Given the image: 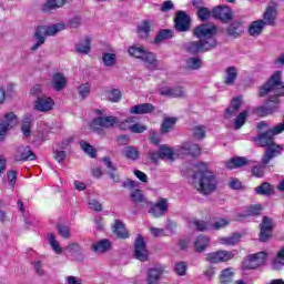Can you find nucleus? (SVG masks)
Here are the masks:
<instances>
[{"label":"nucleus","instance_id":"1","mask_svg":"<svg viewBox=\"0 0 284 284\" xmlns=\"http://www.w3.org/2000/svg\"><path fill=\"white\" fill-rule=\"evenodd\" d=\"M258 97H268L265 105L255 106L253 114L261 119L274 114L278 105H281V97H284L283 71H275L268 80L258 89Z\"/></svg>","mask_w":284,"mask_h":284},{"label":"nucleus","instance_id":"2","mask_svg":"<svg viewBox=\"0 0 284 284\" xmlns=\"http://www.w3.org/2000/svg\"><path fill=\"white\" fill-rule=\"evenodd\" d=\"M202 168L206 169L207 164L201 163ZM193 179H199L197 192L200 194L209 195L216 190V175L210 170L196 171L193 174Z\"/></svg>","mask_w":284,"mask_h":284},{"label":"nucleus","instance_id":"3","mask_svg":"<svg viewBox=\"0 0 284 284\" xmlns=\"http://www.w3.org/2000/svg\"><path fill=\"white\" fill-rule=\"evenodd\" d=\"M65 30V24L63 22H59L55 24H51L48 27H39L36 31V43L31 47V50L34 52V50H39L43 43H45V37H54L55 34H59V32H63Z\"/></svg>","mask_w":284,"mask_h":284},{"label":"nucleus","instance_id":"4","mask_svg":"<svg viewBox=\"0 0 284 284\" xmlns=\"http://www.w3.org/2000/svg\"><path fill=\"white\" fill-rule=\"evenodd\" d=\"M128 52L131 57H133V59H140V61L148 63L151 70H156L158 68L156 54L145 50V47L139 45V44H132L128 48Z\"/></svg>","mask_w":284,"mask_h":284},{"label":"nucleus","instance_id":"5","mask_svg":"<svg viewBox=\"0 0 284 284\" xmlns=\"http://www.w3.org/2000/svg\"><path fill=\"white\" fill-rule=\"evenodd\" d=\"M217 42L215 39L207 41V40H197V41H190L184 44V49L189 54H201L203 52H210V50H214L216 48Z\"/></svg>","mask_w":284,"mask_h":284},{"label":"nucleus","instance_id":"6","mask_svg":"<svg viewBox=\"0 0 284 284\" xmlns=\"http://www.w3.org/2000/svg\"><path fill=\"white\" fill-rule=\"evenodd\" d=\"M19 124V118L14 112H8L2 115L0 119V141H4L6 136H8V132L17 128Z\"/></svg>","mask_w":284,"mask_h":284},{"label":"nucleus","instance_id":"7","mask_svg":"<svg viewBox=\"0 0 284 284\" xmlns=\"http://www.w3.org/2000/svg\"><path fill=\"white\" fill-rule=\"evenodd\" d=\"M267 261V253L265 251L250 254L242 262V270H258L261 265H265Z\"/></svg>","mask_w":284,"mask_h":284},{"label":"nucleus","instance_id":"8","mask_svg":"<svg viewBox=\"0 0 284 284\" xmlns=\"http://www.w3.org/2000/svg\"><path fill=\"white\" fill-rule=\"evenodd\" d=\"M118 123L119 118L114 115L99 116L92 120L91 128L94 132H99L100 130H110V128H114Z\"/></svg>","mask_w":284,"mask_h":284},{"label":"nucleus","instance_id":"9","mask_svg":"<svg viewBox=\"0 0 284 284\" xmlns=\"http://www.w3.org/2000/svg\"><path fill=\"white\" fill-rule=\"evenodd\" d=\"M134 257L141 263H145L150 258V253L148 252V244H145V239L139 234L134 243Z\"/></svg>","mask_w":284,"mask_h":284},{"label":"nucleus","instance_id":"10","mask_svg":"<svg viewBox=\"0 0 284 284\" xmlns=\"http://www.w3.org/2000/svg\"><path fill=\"white\" fill-rule=\"evenodd\" d=\"M174 28L176 32H190L192 28V19L185 11H178L174 18Z\"/></svg>","mask_w":284,"mask_h":284},{"label":"nucleus","instance_id":"11","mask_svg":"<svg viewBox=\"0 0 284 284\" xmlns=\"http://www.w3.org/2000/svg\"><path fill=\"white\" fill-rule=\"evenodd\" d=\"M213 19L221 21L222 23H229L234 19V12L227 6H219L211 11Z\"/></svg>","mask_w":284,"mask_h":284},{"label":"nucleus","instance_id":"12","mask_svg":"<svg viewBox=\"0 0 284 284\" xmlns=\"http://www.w3.org/2000/svg\"><path fill=\"white\" fill-rule=\"evenodd\" d=\"M283 154V145L271 144L270 146H266L264 154L262 156V165H270V161L276 159L277 156H281Z\"/></svg>","mask_w":284,"mask_h":284},{"label":"nucleus","instance_id":"13","mask_svg":"<svg viewBox=\"0 0 284 284\" xmlns=\"http://www.w3.org/2000/svg\"><path fill=\"white\" fill-rule=\"evenodd\" d=\"M274 226L272 225V220L268 216H264L262 223L260 224V241L261 243H267L272 236H274Z\"/></svg>","mask_w":284,"mask_h":284},{"label":"nucleus","instance_id":"14","mask_svg":"<svg viewBox=\"0 0 284 284\" xmlns=\"http://www.w3.org/2000/svg\"><path fill=\"white\" fill-rule=\"evenodd\" d=\"M168 210H170L168 199L160 197L155 204L151 205L149 214H151L153 219H161V216H165V214H168Z\"/></svg>","mask_w":284,"mask_h":284},{"label":"nucleus","instance_id":"15","mask_svg":"<svg viewBox=\"0 0 284 284\" xmlns=\"http://www.w3.org/2000/svg\"><path fill=\"white\" fill-rule=\"evenodd\" d=\"M216 34V26L203 23L194 28L193 36L196 39H212Z\"/></svg>","mask_w":284,"mask_h":284},{"label":"nucleus","instance_id":"16","mask_svg":"<svg viewBox=\"0 0 284 284\" xmlns=\"http://www.w3.org/2000/svg\"><path fill=\"white\" fill-rule=\"evenodd\" d=\"M234 258V253L230 251H216L206 254V261L209 263H226V261H232Z\"/></svg>","mask_w":284,"mask_h":284},{"label":"nucleus","instance_id":"17","mask_svg":"<svg viewBox=\"0 0 284 284\" xmlns=\"http://www.w3.org/2000/svg\"><path fill=\"white\" fill-rule=\"evenodd\" d=\"M54 108V100L50 97L42 95L38 97L33 102V109L38 112H50Z\"/></svg>","mask_w":284,"mask_h":284},{"label":"nucleus","instance_id":"18","mask_svg":"<svg viewBox=\"0 0 284 284\" xmlns=\"http://www.w3.org/2000/svg\"><path fill=\"white\" fill-rule=\"evenodd\" d=\"M71 143H72V140L69 139L61 142V144L54 149L53 159L58 163H62V161H65V156H68V152H70Z\"/></svg>","mask_w":284,"mask_h":284},{"label":"nucleus","instance_id":"19","mask_svg":"<svg viewBox=\"0 0 284 284\" xmlns=\"http://www.w3.org/2000/svg\"><path fill=\"white\" fill-rule=\"evenodd\" d=\"M130 123H134V118H129L120 123V130H130L133 134H143L148 126L141 123H134L130 125Z\"/></svg>","mask_w":284,"mask_h":284},{"label":"nucleus","instance_id":"20","mask_svg":"<svg viewBox=\"0 0 284 284\" xmlns=\"http://www.w3.org/2000/svg\"><path fill=\"white\" fill-rule=\"evenodd\" d=\"M160 94L170 99H185V89L183 87H166L160 89Z\"/></svg>","mask_w":284,"mask_h":284},{"label":"nucleus","instance_id":"21","mask_svg":"<svg viewBox=\"0 0 284 284\" xmlns=\"http://www.w3.org/2000/svg\"><path fill=\"white\" fill-rule=\"evenodd\" d=\"M163 274H165V266H155L149 268L146 275V284H159Z\"/></svg>","mask_w":284,"mask_h":284},{"label":"nucleus","instance_id":"22","mask_svg":"<svg viewBox=\"0 0 284 284\" xmlns=\"http://www.w3.org/2000/svg\"><path fill=\"white\" fill-rule=\"evenodd\" d=\"M180 154H186L193 159H199V156H201V146L194 142H185L180 148Z\"/></svg>","mask_w":284,"mask_h":284},{"label":"nucleus","instance_id":"23","mask_svg":"<svg viewBox=\"0 0 284 284\" xmlns=\"http://www.w3.org/2000/svg\"><path fill=\"white\" fill-rule=\"evenodd\" d=\"M241 105H243V99L241 97L233 98L224 112V118L232 119V116H236L241 110Z\"/></svg>","mask_w":284,"mask_h":284},{"label":"nucleus","instance_id":"24","mask_svg":"<svg viewBox=\"0 0 284 284\" xmlns=\"http://www.w3.org/2000/svg\"><path fill=\"white\" fill-rule=\"evenodd\" d=\"M277 14H278V9L276 4L268 6L263 16L265 26H276Z\"/></svg>","mask_w":284,"mask_h":284},{"label":"nucleus","instance_id":"25","mask_svg":"<svg viewBox=\"0 0 284 284\" xmlns=\"http://www.w3.org/2000/svg\"><path fill=\"white\" fill-rule=\"evenodd\" d=\"M112 232L116 239H121L122 241H125V239H130V233L128 232V229H125V224L121 222V220H115Z\"/></svg>","mask_w":284,"mask_h":284},{"label":"nucleus","instance_id":"26","mask_svg":"<svg viewBox=\"0 0 284 284\" xmlns=\"http://www.w3.org/2000/svg\"><path fill=\"white\" fill-rule=\"evenodd\" d=\"M91 250L95 254H105V252H110V250H112V242L108 239L100 240L91 245Z\"/></svg>","mask_w":284,"mask_h":284},{"label":"nucleus","instance_id":"27","mask_svg":"<svg viewBox=\"0 0 284 284\" xmlns=\"http://www.w3.org/2000/svg\"><path fill=\"white\" fill-rule=\"evenodd\" d=\"M155 108L152 103L135 104L130 108L129 114H152Z\"/></svg>","mask_w":284,"mask_h":284},{"label":"nucleus","instance_id":"28","mask_svg":"<svg viewBox=\"0 0 284 284\" xmlns=\"http://www.w3.org/2000/svg\"><path fill=\"white\" fill-rule=\"evenodd\" d=\"M37 156L30 146H20L16 153V161H34Z\"/></svg>","mask_w":284,"mask_h":284},{"label":"nucleus","instance_id":"29","mask_svg":"<svg viewBox=\"0 0 284 284\" xmlns=\"http://www.w3.org/2000/svg\"><path fill=\"white\" fill-rule=\"evenodd\" d=\"M75 52L82 55L90 54V52H92V39H90V37H85L83 40L78 42L75 44Z\"/></svg>","mask_w":284,"mask_h":284},{"label":"nucleus","instance_id":"30","mask_svg":"<svg viewBox=\"0 0 284 284\" xmlns=\"http://www.w3.org/2000/svg\"><path fill=\"white\" fill-rule=\"evenodd\" d=\"M105 168H108V174L110 179L113 181V183H120L121 182V176L119 175V172L116 171V166L112 164V160L110 158H103L102 159Z\"/></svg>","mask_w":284,"mask_h":284},{"label":"nucleus","instance_id":"31","mask_svg":"<svg viewBox=\"0 0 284 284\" xmlns=\"http://www.w3.org/2000/svg\"><path fill=\"white\" fill-rule=\"evenodd\" d=\"M226 32L229 37H232L233 39H239V37H241V34H243L244 32L243 22L234 21L229 26V28L226 29Z\"/></svg>","mask_w":284,"mask_h":284},{"label":"nucleus","instance_id":"32","mask_svg":"<svg viewBox=\"0 0 284 284\" xmlns=\"http://www.w3.org/2000/svg\"><path fill=\"white\" fill-rule=\"evenodd\" d=\"M234 276H236V272L234 271L233 267L222 270L221 275L219 277L220 284L234 283Z\"/></svg>","mask_w":284,"mask_h":284},{"label":"nucleus","instance_id":"33","mask_svg":"<svg viewBox=\"0 0 284 284\" xmlns=\"http://www.w3.org/2000/svg\"><path fill=\"white\" fill-rule=\"evenodd\" d=\"M140 154L139 148L134 145H128L122 150V156L128 161H138Z\"/></svg>","mask_w":284,"mask_h":284},{"label":"nucleus","instance_id":"34","mask_svg":"<svg viewBox=\"0 0 284 284\" xmlns=\"http://www.w3.org/2000/svg\"><path fill=\"white\" fill-rule=\"evenodd\" d=\"M173 37L174 31H172V29H162L156 33L153 43H155V45H159L160 43H163V41H168Z\"/></svg>","mask_w":284,"mask_h":284},{"label":"nucleus","instance_id":"35","mask_svg":"<svg viewBox=\"0 0 284 284\" xmlns=\"http://www.w3.org/2000/svg\"><path fill=\"white\" fill-rule=\"evenodd\" d=\"M265 26H266L265 20H255V21L251 22V24L248 27V34L251 37H258V34H261V32H263Z\"/></svg>","mask_w":284,"mask_h":284},{"label":"nucleus","instance_id":"36","mask_svg":"<svg viewBox=\"0 0 284 284\" xmlns=\"http://www.w3.org/2000/svg\"><path fill=\"white\" fill-rule=\"evenodd\" d=\"M151 32H152V23H150V21L148 20L142 21V24L138 27L139 39H150Z\"/></svg>","mask_w":284,"mask_h":284},{"label":"nucleus","instance_id":"37","mask_svg":"<svg viewBox=\"0 0 284 284\" xmlns=\"http://www.w3.org/2000/svg\"><path fill=\"white\" fill-rule=\"evenodd\" d=\"M250 161L245 156H236L226 162L227 170H236V168H244Z\"/></svg>","mask_w":284,"mask_h":284},{"label":"nucleus","instance_id":"38","mask_svg":"<svg viewBox=\"0 0 284 284\" xmlns=\"http://www.w3.org/2000/svg\"><path fill=\"white\" fill-rule=\"evenodd\" d=\"M226 77L224 78L225 85H234L236 83V79H239V71H236V67H229L225 70Z\"/></svg>","mask_w":284,"mask_h":284},{"label":"nucleus","instance_id":"39","mask_svg":"<svg viewBox=\"0 0 284 284\" xmlns=\"http://www.w3.org/2000/svg\"><path fill=\"white\" fill-rule=\"evenodd\" d=\"M68 0H47L42 6L43 12H52V10H57L59 8H63Z\"/></svg>","mask_w":284,"mask_h":284},{"label":"nucleus","instance_id":"40","mask_svg":"<svg viewBox=\"0 0 284 284\" xmlns=\"http://www.w3.org/2000/svg\"><path fill=\"white\" fill-rule=\"evenodd\" d=\"M211 240L209 236L205 235H199L194 243L195 252H205L207 248V245H210Z\"/></svg>","mask_w":284,"mask_h":284},{"label":"nucleus","instance_id":"41","mask_svg":"<svg viewBox=\"0 0 284 284\" xmlns=\"http://www.w3.org/2000/svg\"><path fill=\"white\" fill-rule=\"evenodd\" d=\"M130 197L135 205H139V203H145V205H152V202H148V200L145 199V195L143 194V191L140 189H135L133 192H131Z\"/></svg>","mask_w":284,"mask_h":284},{"label":"nucleus","instance_id":"42","mask_svg":"<svg viewBox=\"0 0 284 284\" xmlns=\"http://www.w3.org/2000/svg\"><path fill=\"white\" fill-rule=\"evenodd\" d=\"M255 194L258 196H271V194H274V187L268 182H264L255 187Z\"/></svg>","mask_w":284,"mask_h":284},{"label":"nucleus","instance_id":"43","mask_svg":"<svg viewBox=\"0 0 284 284\" xmlns=\"http://www.w3.org/2000/svg\"><path fill=\"white\" fill-rule=\"evenodd\" d=\"M47 240H48L50 247H52V250L55 254H61V252H63V248L61 247V244L57 240V235H54V233H48Z\"/></svg>","mask_w":284,"mask_h":284},{"label":"nucleus","instance_id":"44","mask_svg":"<svg viewBox=\"0 0 284 284\" xmlns=\"http://www.w3.org/2000/svg\"><path fill=\"white\" fill-rule=\"evenodd\" d=\"M176 118H164L161 124L162 134H168V132H172L174 130V125H176Z\"/></svg>","mask_w":284,"mask_h":284},{"label":"nucleus","instance_id":"45","mask_svg":"<svg viewBox=\"0 0 284 284\" xmlns=\"http://www.w3.org/2000/svg\"><path fill=\"white\" fill-rule=\"evenodd\" d=\"M80 148L82 151H84V154H87V156H89L90 159H97V149H94V146H92L85 140L80 141Z\"/></svg>","mask_w":284,"mask_h":284},{"label":"nucleus","instance_id":"46","mask_svg":"<svg viewBox=\"0 0 284 284\" xmlns=\"http://www.w3.org/2000/svg\"><path fill=\"white\" fill-rule=\"evenodd\" d=\"M51 85L54 90H63L65 88V78L61 73L53 74Z\"/></svg>","mask_w":284,"mask_h":284},{"label":"nucleus","instance_id":"47","mask_svg":"<svg viewBox=\"0 0 284 284\" xmlns=\"http://www.w3.org/2000/svg\"><path fill=\"white\" fill-rule=\"evenodd\" d=\"M161 160L169 159V161H174V150L168 146L166 144H162L159 148Z\"/></svg>","mask_w":284,"mask_h":284},{"label":"nucleus","instance_id":"48","mask_svg":"<svg viewBox=\"0 0 284 284\" xmlns=\"http://www.w3.org/2000/svg\"><path fill=\"white\" fill-rule=\"evenodd\" d=\"M102 63L104 64L105 68H112L116 65V54L104 52L102 54Z\"/></svg>","mask_w":284,"mask_h":284},{"label":"nucleus","instance_id":"49","mask_svg":"<svg viewBox=\"0 0 284 284\" xmlns=\"http://www.w3.org/2000/svg\"><path fill=\"white\" fill-rule=\"evenodd\" d=\"M261 212H263V205L261 204H253L247 207L245 215H240L242 219L247 216H261Z\"/></svg>","mask_w":284,"mask_h":284},{"label":"nucleus","instance_id":"50","mask_svg":"<svg viewBox=\"0 0 284 284\" xmlns=\"http://www.w3.org/2000/svg\"><path fill=\"white\" fill-rule=\"evenodd\" d=\"M241 241V235L237 233H233L231 236L227 237H220V243L222 245H227V246H234Z\"/></svg>","mask_w":284,"mask_h":284},{"label":"nucleus","instance_id":"51","mask_svg":"<svg viewBox=\"0 0 284 284\" xmlns=\"http://www.w3.org/2000/svg\"><path fill=\"white\" fill-rule=\"evenodd\" d=\"M248 114H250V112L247 110H244L240 114H237V116L234 121L235 130H241L245 125V121H247Z\"/></svg>","mask_w":284,"mask_h":284},{"label":"nucleus","instance_id":"52","mask_svg":"<svg viewBox=\"0 0 284 284\" xmlns=\"http://www.w3.org/2000/svg\"><path fill=\"white\" fill-rule=\"evenodd\" d=\"M207 134V128L205 125H196L193 128V136L194 139H197V141H203Z\"/></svg>","mask_w":284,"mask_h":284},{"label":"nucleus","instance_id":"53","mask_svg":"<svg viewBox=\"0 0 284 284\" xmlns=\"http://www.w3.org/2000/svg\"><path fill=\"white\" fill-rule=\"evenodd\" d=\"M202 65L203 61L200 58L192 57L186 60V68L189 70H199Z\"/></svg>","mask_w":284,"mask_h":284},{"label":"nucleus","instance_id":"54","mask_svg":"<svg viewBox=\"0 0 284 284\" xmlns=\"http://www.w3.org/2000/svg\"><path fill=\"white\" fill-rule=\"evenodd\" d=\"M91 90H92V88L88 83L81 84L80 87H78V97H79V99L81 101H84V99H88V97H90V91Z\"/></svg>","mask_w":284,"mask_h":284},{"label":"nucleus","instance_id":"55","mask_svg":"<svg viewBox=\"0 0 284 284\" xmlns=\"http://www.w3.org/2000/svg\"><path fill=\"white\" fill-rule=\"evenodd\" d=\"M17 176H19V172L14 170H10L7 172V183L11 187V190H14V185H17Z\"/></svg>","mask_w":284,"mask_h":284},{"label":"nucleus","instance_id":"56","mask_svg":"<svg viewBox=\"0 0 284 284\" xmlns=\"http://www.w3.org/2000/svg\"><path fill=\"white\" fill-rule=\"evenodd\" d=\"M108 97H109V101H111V103H119L121 101V90L119 89H112L108 92Z\"/></svg>","mask_w":284,"mask_h":284},{"label":"nucleus","instance_id":"57","mask_svg":"<svg viewBox=\"0 0 284 284\" xmlns=\"http://www.w3.org/2000/svg\"><path fill=\"white\" fill-rule=\"evenodd\" d=\"M73 261H83V248L81 245L73 243L72 244Z\"/></svg>","mask_w":284,"mask_h":284},{"label":"nucleus","instance_id":"58","mask_svg":"<svg viewBox=\"0 0 284 284\" xmlns=\"http://www.w3.org/2000/svg\"><path fill=\"white\" fill-rule=\"evenodd\" d=\"M197 17L201 21H207L212 17V11L207 7L197 9Z\"/></svg>","mask_w":284,"mask_h":284},{"label":"nucleus","instance_id":"59","mask_svg":"<svg viewBox=\"0 0 284 284\" xmlns=\"http://www.w3.org/2000/svg\"><path fill=\"white\" fill-rule=\"evenodd\" d=\"M174 272L175 274H178V276H185V274H187V263L186 262L176 263Z\"/></svg>","mask_w":284,"mask_h":284},{"label":"nucleus","instance_id":"60","mask_svg":"<svg viewBox=\"0 0 284 284\" xmlns=\"http://www.w3.org/2000/svg\"><path fill=\"white\" fill-rule=\"evenodd\" d=\"M251 173L256 179H263L265 176V168L263 165H255L252 168Z\"/></svg>","mask_w":284,"mask_h":284},{"label":"nucleus","instance_id":"61","mask_svg":"<svg viewBox=\"0 0 284 284\" xmlns=\"http://www.w3.org/2000/svg\"><path fill=\"white\" fill-rule=\"evenodd\" d=\"M227 225H230V220L225 217H220L213 223L212 227L213 230H223V227H227Z\"/></svg>","mask_w":284,"mask_h":284},{"label":"nucleus","instance_id":"62","mask_svg":"<svg viewBox=\"0 0 284 284\" xmlns=\"http://www.w3.org/2000/svg\"><path fill=\"white\" fill-rule=\"evenodd\" d=\"M148 159H150L151 163L159 165V160L161 159L160 151H151L146 154Z\"/></svg>","mask_w":284,"mask_h":284},{"label":"nucleus","instance_id":"63","mask_svg":"<svg viewBox=\"0 0 284 284\" xmlns=\"http://www.w3.org/2000/svg\"><path fill=\"white\" fill-rule=\"evenodd\" d=\"M229 187H231V190H243V183L241 180L234 178L230 181Z\"/></svg>","mask_w":284,"mask_h":284},{"label":"nucleus","instance_id":"64","mask_svg":"<svg viewBox=\"0 0 284 284\" xmlns=\"http://www.w3.org/2000/svg\"><path fill=\"white\" fill-rule=\"evenodd\" d=\"M58 232L62 239H70V227L65 225H59L58 226Z\"/></svg>","mask_w":284,"mask_h":284}]
</instances>
